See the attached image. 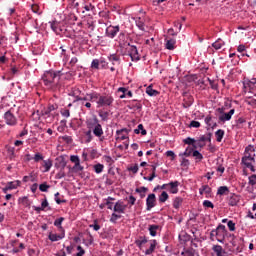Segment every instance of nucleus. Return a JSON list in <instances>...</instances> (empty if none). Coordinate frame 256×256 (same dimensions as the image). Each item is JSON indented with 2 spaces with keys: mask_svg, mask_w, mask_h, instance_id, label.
Listing matches in <instances>:
<instances>
[{
  "mask_svg": "<svg viewBox=\"0 0 256 256\" xmlns=\"http://www.w3.org/2000/svg\"><path fill=\"white\" fill-rule=\"evenodd\" d=\"M42 81L46 89L57 91V89L61 87V84L59 83V81H61V74L60 72L46 71L42 76Z\"/></svg>",
  "mask_w": 256,
  "mask_h": 256,
  "instance_id": "obj_1",
  "label": "nucleus"
},
{
  "mask_svg": "<svg viewBox=\"0 0 256 256\" xmlns=\"http://www.w3.org/2000/svg\"><path fill=\"white\" fill-rule=\"evenodd\" d=\"M88 97L92 103H96L98 109L101 107H111L113 105V101H115L113 96L109 94L101 95L97 92L88 94Z\"/></svg>",
  "mask_w": 256,
  "mask_h": 256,
  "instance_id": "obj_2",
  "label": "nucleus"
},
{
  "mask_svg": "<svg viewBox=\"0 0 256 256\" xmlns=\"http://www.w3.org/2000/svg\"><path fill=\"white\" fill-rule=\"evenodd\" d=\"M113 211H114V213H112V215L110 217V222L117 223L118 219H121V215H123L125 213V211H127V204H125V202H123L121 200H118L114 204Z\"/></svg>",
  "mask_w": 256,
  "mask_h": 256,
  "instance_id": "obj_3",
  "label": "nucleus"
},
{
  "mask_svg": "<svg viewBox=\"0 0 256 256\" xmlns=\"http://www.w3.org/2000/svg\"><path fill=\"white\" fill-rule=\"evenodd\" d=\"M87 126L92 129L95 137H103V126H101L97 118L90 119L87 122Z\"/></svg>",
  "mask_w": 256,
  "mask_h": 256,
  "instance_id": "obj_4",
  "label": "nucleus"
},
{
  "mask_svg": "<svg viewBox=\"0 0 256 256\" xmlns=\"http://www.w3.org/2000/svg\"><path fill=\"white\" fill-rule=\"evenodd\" d=\"M227 235V229L225 225H219L217 229L212 230L210 233V237H216V240L219 243H223L225 241V236Z\"/></svg>",
  "mask_w": 256,
  "mask_h": 256,
  "instance_id": "obj_5",
  "label": "nucleus"
},
{
  "mask_svg": "<svg viewBox=\"0 0 256 256\" xmlns=\"http://www.w3.org/2000/svg\"><path fill=\"white\" fill-rule=\"evenodd\" d=\"M4 121L6 125H9L10 127H15V125H17V116H15V111L13 109L8 110L4 114Z\"/></svg>",
  "mask_w": 256,
  "mask_h": 256,
  "instance_id": "obj_6",
  "label": "nucleus"
},
{
  "mask_svg": "<svg viewBox=\"0 0 256 256\" xmlns=\"http://www.w3.org/2000/svg\"><path fill=\"white\" fill-rule=\"evenodd\" d=\"M242 163L247 169H250L252 173H255V166H253L255 164V158H249L247 156H244L242 157Z\"/></svg>",
  "mask_w": 256,
  "mask_h": 256,
  "instance_id": "obj_7",
  "label": "nucleus"
},
{
  "mask_svg": "<svg viewBox=\"0 0 256 256\" xmlns=\"http://www.w3.org/2000/svg\"><path fill=\"white\" fill-rule=\"evenodd\" d=\"M71 163H74L73 170L74 171H83V166H81V159H79V156L72 155L70 156Z\"/></svg>",
  "mask_w": 256,
  "mask_h": 256,
  "instance_id": "obj_8",
  "label": "nucleus"
},
{
  "mask_svg": "<svg viewBox=\"0 0 256 256\" xmlns=\"http://www.w3.org/2000/svg\"><path fill=\"white\" fill-rule=\"evenodd\" d=\"M119 32V26H108L106 28V36L110 39H115L117 33Z\"/></svg>",
  "mask_w": 256,
  "mask_h": 256,
  "instance_id": "obj_9",
  "label": "nucleus"
},
{
  "mask_svg": "<svg viewBox=\"0 0 256 256\" xmlns=\"http://www.w3.org/2000/svg\"><path fill=\"white\" fill-rule=\"evenodd\" d=\"M157 201V198L155 194H149L146 199V209L147 211H151L153 207H155V202Z\"/></svg>",
  "mask_w": 256,
  "mask_h": 256,
  "instance_id": "obj_10",
  "label": "nucleus"
},
{
  "mask_svg": "<svg viewBox=\"0 0 256 256\" xmlns=\"http://www.w3.org/2000/svg\"><path fill=\"white\" fill-rule=\"evenodd\" d=\"M51 29L54 33H57V35H61L62 33H65L67 29L63 26L61 27V24L59 22H51Z\"/></svg>",
  "mask_w": 256,
  "mask_h": 256,
  "instance_id": "obj_11",
  "label": "nucleus"
},
{
  "mask_svg": "<svg viewBox=\"0 0 256 256\" xmlns=\"http://www.w3.org/2000/svg\"><path fill=\"white\" fill-rule=\"evenodd\" d=\"M207 141L211 142V134L203 135L198 140H196V149L197 147H205Z\"/></svg>",
  "mask_w": 256,
  "mask_h": 256,
  "instance_id": "obj_12",
  "label": "nucleus"
},
{
  "mask_svg": "<svg viewBox=\"0 0 256 256\" xmlns=\"http://www.w3.org/2000/svg\"><path fill=\"white\" fill-rule=\"evenodd\" d=\"M127 128H123L116 131V141H125L129 139Z\"/></svg>",
  "mask_w": 256,
  "mask_h": 256,
  "instance_id": "obj_13",
  "label": "nucleus"
},
{
  "mask_svg": "<svg viewBox=\"0 0 256 256\" xmlns=\"http://www.w3.org/2000/svg\"><path fill=\"white\" fill-rule=\"evenodd\" d=\"M128 53L132 59V61H139L141 58L139 57V51L136 46H130Z\"/></svg>",
  "mask_w": 256,
  "mask_h": 256,
  "instance_id": "obj_14",
  "label": "nucleus"
},
{
  "mask_svg": "<svg viewBox=\"0 0 256 256\" xmlns=\"http://www.w3.org/2000/svg\"><path fill=\"white\" fill-rule=\"evenodd\" d=\"M239 201H241V196L237 195V194H231L228 198V204L231 207H235Z\"/></svg>",
  "mask_w": 256,
  "mask_h": 256,
  "instance_id": "obj_15",
  "label": "nucleus"
},
{
  "mask_svg": "<svg viewBox=\"0 0 256 256\" xmlns=\"http://www.w3.org/2000/svg\"><path fill=\"white\" fill-rule=\"evenodd\" d=\"M168 191L173 195L179 193V181L168 183Z\"/></svg>",
  "mask_w": 256,
  "mask_h": 256,
  "instance_id": "obj_16",
  "label": "nucleus"
},
{
  "mask_svg": "<svg viewBox=\"0 0 256 256\" xmlns=\"http://www.w3.org/2000/svg\"><path fill=\"white\" fill-rule=\"evenodd\" d=\"M244 157H248L250 159H255V147L252 145L247 146L245 148Z\"/></svg>",
  "mask_w": 256,
  "mask_h": 256,
  "instance_id": "obj_17",
  "label": "nucleus"
},
{
  "mask_svg": "<svg viewBox=\"0 0 256 256\" xmlns=\"http://www.w3.org/2000/svg\"><path fill=\"white\" fill-rule=\"evenodd\" d=\"M183 108L184 109H189L193 105V96L191 95H184V100H183Z\"/></svg>",
  "mask_w": 256,
  "mask_h": 256,
  "instance_id": "obj_18",
  "label": "nucleus"
},
{
  "mask_svg": "<svg viewBox=\"0 0 256 256\" xmlns=\"http://www.w3.org/2000/svg\"><path fill=\"white\" fill-rule=\"evenodd\" d=\"M64 238H65V231L61 232L60 234L50 233L48 236V239L52 242L61 241V239H64Z\"/></svg>",
  "mask_w": 256,
  "mask_h": 256,
  "instance_id": "obj_19",
  "label": "nucleus"
},
{
  "mask_svg": "<svg viewBox=\"0 0 256 256\" xmlns=\"http://www.w3.org/2000/svg\"><path fill=\"white\" fill-rule=\"evenodd\" d=\"M233 115H235V109H231L228 113L222 114L219 117V119H220V121L225 123V121H231V117H233Z\"/></svg>",
  "mask_w": 256,
  "mask_h": 256,
  "instance_id": "obj_20",
  "label": "nucleus"
},
{
  "mask_svg": "<svg viewBox=\"0 0 256 256\" xmlns=\"http://www.w3.org/2000/svg\"><path fill=\"white\" fill-rule=\"evenodd\" d=\"M42 167L44 168L43 173H49V171H51V168L53 167V160H43Z\"/></svg>",
  "mask_w": 256,
  "mask_h": 256,
  "instance_id": "obj_21",
  "label": "nucleus"
},
{
  "mask_svg": "<svg viewBox=\"0 0 256 256\" xmlns=\"http://www.w3.org/2000/svg\"><path fill=\"white\" fill-rule=\"evenodd\" d=\"M19 187V181L16 182H8L6 187L3 188L4 193L11 191L12 189H17Z\"/></svg>",
  "mask_w": 256,
  "mask_h": 256,
  "instance_id": "obj_22",
  "label": "nucleus"
},
{
  "mask_svg": "<svg viewBox=\"0 0 256 256\" xmlns=\"http://www.w3.org/2000/svg\"><path fill=\"white\" fill-rule=\"evenodd\" d=\"M212 250L216 253V256H225V250H223L221 245H214Z\"/></svg>",
  "mask_w": 256,
  "mask_h": 256,
  "instance_id": "obj_23",
  "label": "nucleus"
},
{
  "mask_svg": "<svg viewBox=\"0 0 256 256\" xmlns=\"http://www.w3.org/2000/svg\"><path fill=\"white\" fill-rule=\"evenodd\" d=\"M104 201H105V205H106L107 209H110V211H113V209L115 207V204L113 203V201H115V198L109 196Z\"/></svg>",
  "mask_w": 256,
  "mask_h": 256,
  "instance_id": "obj_24",
  "label": "nucleus"
},
{
  "mask_svg": "<svg viewBox=\"0 0 256 256\" xmlns=\"http://www.w3.org/2000/svg\"><path fill=\"white\" fill-rule=\"evenodd\" d=\"M145 243H147V237L145 236H140L138 239L135 240V245H137L139 249H141L143 245H145Z\"/></svg>",
  "mask_w": 256,
  "mask_h": 256,
  "instance_id": "obj_25",
  "label": "nucleus"
},
{
  "mask_svg": "<svg viewBox=\"0 0 256 256\" xmlns=\"http://www.w3.org/2000/svg\"><path fill=\"white\" fill-rule=\"evenodd\" d=\"M135 23L141 31H145V20L141 17L135 18Z\"/></svg>",
  "mask_w": 256,
  "mask_h": 256,
  "instance_id": "obj_26",
  "label": "nucleus"
},
{
  "mask_svg": "<svg viewBox=\"0 0 256 256\" xmlns=\"http://www.w3.org/2000/svg\"><path fill=\"white\" fill-rule=\"evenodd\" d=\"M175 43H177L175 39L166 40V49H168L169 51H173V49H175Z\"/></svg>",
  "mask_w": 256,
  "mask_h": 256,
  "instance_id": "obj_27",
  "label": "nucleus"
},
{
  "mask_svg": "<svg viewBox=\"0 0 256 256\" xmlns=\"http://www.w3.org/2000/svg\"><path fill=\"white\" fill-rule=\"evenodd\" d=\"M215 137H216V141L218 143H221V141H223V137H225V130H221V129L217 130L215 132Z\"/></svg>",
  "mask_w": 256,
  "mask_h": 256,
  "instance_id": "obj_28",
  "label": "nucleus"
},
{
  "mask_svg": "<svg viewBox=\"0 0 256 256\" xmlns=\"http://www.w3.org/2000/svg\"><path fill=\"white\" fill-rule=\"evenodd\" d=\"M63 221H65V218H63V217H60V218H58V219H56V220L54 221L55 227H58V229H59L60 232L65 231V229H63V226H61L62 223H63Z\"/></svg>",
  "mask_w": 256,
  "mask_h": 256,
  "instance_id": "obj_29",
  "label": "nucleus"
},
{
  "mask_svg": "<svg viewBox=\"0 0 256 256\" xmlns=\"http://www.w3.org/2000/svg\"><path fill=\"white\" fill-rule=\"evenodd\" d=\"M146 93L147 95H149L150 97H157V95H159V91L154 90L153 87L148 86L146 88Z\"/></svg>",
  "mask_w": 256,
  "mask_h": 256,
  "instance_id": "obj_30",
  "label": "nucleus"
},
{
  "mask_svg": "<svg viewBox=\"0 0 256 256\" xmlns=\"http://www.w3.org/2000/svg\"><path fill=\"white\" fill-rule=\"evenodd\" d=\"M159 229V225H150L148 228V231L151 235V237L157 236V230Z\"/></svg>",
  "mask_w": 256,
  "mask_h": 256,
  "instance_id": "obj_31",
  "label": "nucleus"
},
{
  "mask_svg": "<svg viewBox=\"0 0 256 256\" xmlns=\"http://www.w3.org/2000/svg\"><path fill=\"white\" fill-rule=\"evenodd\" d=\"M57 109H59V105L57 104H52L50 106H48V108L45 110V115H51V113H53V111H57Z\"/></svg>",
  "mask_w": 256,
  "mask_h": 256,
  "instance_id": "obj_32",
  "label": "nucleus"
},
{
  "mask_svg": "<svg viewBox=\"0 0 256 256\" xmlns=\"http://www.w3.org/2000/svg\"><path fill=\"white\" fill-rule=\"evenodd\" d=\"M243 87L244 93H253V91H255L256 89V85L251 83H249L248 85H243Z\"/></svg>",
  "mask_w": 256,
  "mask_h": 256,
  "instance_id": "obj_33",
  "label": "nucleus"
},
{
  "mask_svg": "<svg viewBox=\"0 0 256 256\" xmlns=\"http://www.w3.org/2000/svg\"><path fill=\"white\" fill-rule=\"evenodd\" d=\"M217 195H229V187L220 186L218 188Z\"/></svg>",
  "mask_w": 256,
  "mask_h": 256,
  "instance_id": "obj_34",
  "label": "nucleus"
},
{
  "mask_svg": "<svg viewBox=\"0 0 256 256\" xmlns=\"http://www.w3.org/2000/svg\"><path fill=\"white\" fill-rule=\"evenodd\" d=\"M183 205V198L176 197L173 201V207L174 209H179Z\"/></svg>",
  "mask_w": 256,
  "mask_h": 256,
  "instance_id": "obj_35",
  "label": "nucleus"
},
{
  "mask_svg": "<svg viewBox=\"0 0 256 256\" xmlns=\"http://www.w3.org/2000/svg\"><path fill=\"white\" fill-rule=\"evenodd\" d=\"M199 193L200 195H203L204 193H206V195H209V193H211V187H209V185H203L199 189Z\"/></svg>",
  "mask_w": 256,
  "mask_h": 256,
  "instance_id": "obj_36",
  "label": "nucleus"
},
{
  "mask_svg": "<svg viewBox=\"0 0 256 256\" xmlns=\"http://www.w3.org/2000/svg\"><path fill=\"white\" fill-rule=\"evenodd\" d=\"M156 245H157V242H156L155 240H153V241L151 242V244H150L149 249H147V250L145 251V255H151V254L153 253V251H155Z\"/></svg>",
  "mask_w": 256,
  "mask_h": 256,
  "instance_id": "obj_37",
  "label": "nucleus"
},
{
  "mask_svg": "<svg viewBox=\"0 0 256 256\" xmlns=\"http://www.w3.org/2000/svg\"><path fill=\"white\" fill-rule=\"evenodd\" d=\"M134 133H136V135H139L140 133L141 135H147V130L143 128V124H139L138 128L134 130Z\"/></svg>",
  "mask_w": 256,
  "mask_h": 256,
  "instance_id": "obj_38",
  "label": "nucleus"
},
{
  "mask_svg": "<svg viewBox=\"0 0 256 256\" xmlns=\"http://www.w3.org/2000/svg\"><path fill=\"white\" fill-rule=\"evenodd\" d=\"M223 45H225V42H223L221 39H218L212 44V47H214L216 50H219L223 47Z\"/></svg>",
  "mask_w": 256,
  "mask_h": 256,
  "instance_id": "obj_39",
  "label": "nucleus"
},
{
  "mask_svg": "<svg viewBox=\"0 0 256 256\" xmlns=\"http://www.w3.org/2000/svg\"><path fill=\"white\" fill-rule=\"evenodd\" d=\"M109 61H111V63L113 64V65H120V60H119V56H117V55H115V54H112V55H110V57H109Z\"/></svg>",
  "mask_w": 256,
  "mask_h": 256,
  "instance_id": "obj_40",
  "label": "nucleus"
},
{
  "mask_svg": "<svg viewBox=\"0 0 256 256\" xmlns=\"http://www.w3.org/2000/svg\"><path fill=\"white\" fill-rule=\"evenodd\" d=\"M192 157H195L196 161H203V154L197 150L192 151Z\"/></svg>",
  "mask_w": 256,
  "mask_h": 256,
  "instance_id": "obj_41",
  "label": "nucleus"
},
{
  "mask_svg": "<svg viewBox=\"0 0 256 256\" xmlns=\"http://www.w3.org/2000/svg\"><path fill=\"white\" fill-rule=\"evenodd\" d=\"M167 199H169V194H167L166 191H163L160 196H159V202L160 203H165V201H167Z\"/></svg>",
  "mask_w": 256,
  "mask_h": 256,
  "instance_id": "obj_42",
  "label": "nucleus"
},
{
  "mask_svg": "<svg viewBox=\"0 0 256 256\" xmlns=\"http://www.w3.org/2000/svg\"><path fill=\"white\" fill-rule=\"evenodd\" d=\"M20 203L23 207H28V209L31 207V201H29V198L27 197L22 198Z\"/></svg>",
  "mask_w": 256,
  "mask_h": 256,
  "instance_id": "obj_43",
  "label": "nucleus"
},
{
  "mask_svg": "<svg viewBox=\"0 0 256 256\" xmlns=\"http://www.w3.org/2000/svg\"><path fill=\"white\" fill-rule=\"evenodd\" d=\"M246 123L245 118H238L236 120L237 129H243V124Z\"/></svg>",
  "mask_w": 256,
  "mask_h": 256,
  "instance_id": "obj_44",
  "label": "nucleus"
},
{
  "mask_svg": "<svg viewBox=\"0 0 256 256\" xmlns=\"http://www.w3.org/2000/svg\"><path fill=\"white\" fill-rule=\"evenodd\" d=\"M35 163H39L40 161H43L44 157L41 153H36L34 157L32 158Z\"/></svg>",
  "mask_w": 256,
  "mask_h": 256,
  "instance_id": "obj_45",
  "label": "nucleus"
},
{
  "mask_svg": "<svg viewBox=\"0 0 256 256\" xmlns=\"http://www.w3.org/2000/svg\"><path fill=\"white\" fill-rule=\"evenodd\" d=\"M246 103L248 105H251L252 107H256V98L248 96V98L246 99Z\"/></svg>",
  "mask_w": 256,
  "mask_h": 256,
  "instance_id": "obj_46",
  "label": "nucleus"
},
{
  "mask_svg": "<svg viewBox=\"0 0 256 256\" xmlns=\"http://www.w3.org/2000/svg\"><path fill=\"white\" fill-rule=\"evenodd\" d=\"M105 168V166H103V164H96L94 165V171L95 173H103V169Z\"/></svg>",
  "mask_w": 256,
  "mask_h": 256,
  "instance_id": "obj_47",
  "label": "nucleus"
},
{
  "mask_svg": "<svg viewBox=\"0 0 256 256\" xmlns=\"http://www.w3.org/2000/svg\"><path fill=\"white\" fill-rule=\"evenodd\" d=\"M50 187L51 186L47 185V183H43V184H40L39 190L42 191V193H47Z\"/></svg>",
  "mask_w": 256,
  "mask_h": 256,
  "instance_id": "obj_48",
  "label": "nucleus"
},
{
  "mask_svg": "<svg viewBox=\"0 0 256 256\" xmlns=\"http://www.w3.org/2000/svg\"><path fill=\"white\" fill-rule=\"evenodd\" d=\"M184 143L186 144V145H194V147L196 148V140L195 139H193V138H186L185 140H184Z\"/></svg>",
  "mask_w": 256,
  "mask_h": 256,
  "instance_id": "obj_49",
  "label": "nucleus"
},
{
  "mask_svg": "<svg viewBox=\"0 0 256 256\" xmlns=\"http://www.w3.org/2000/svg\"><path fill=\"white\" fill-rule=\"evenodd\" d=\"M249 83H250V85H255L256 86V78H252L251 80L244 79L243 85H248L249 86Z\"/></svg>",
  "mask_w": 256,
  "mask_h": 256,
  "instance_id": "obj_50",
  "label": "nucleus"
},
{
  "mask_svg": "<svg viewBox=\"0 0 256 256\" xmlns=\"http://www.w3.org/2000/svg\"><path fill=\"white\" fill-rule=\"evenodd\" d=\"M249 185H251L253 187V185H256V174H253L251 176H249Z\"/></svg>",
  "mask_w": 256,
  "mask_h": 256,
  "instance_id": "obj_51",
  "label": "nucleus"
},
{
  "mask_svg": "<svg viewBox=\"0 0 256 256\" xmlns=\"http://www.w3.org/2000/svg\"><path fill=\"white\" fill-rule=\"evenodd\" d=\"M61 115L62 117H65L66 119H68V117H71V112H69V109H62Z\"/></svg>",
  "mask_w": 256,
  "mask_h": 256,
  "instance_id": "obj_52",
  "label": "nucleus"
},
{
  "mask_svg": "<svg viewBox=\"0 0 256 256\" xmlns=\"http://www.w3.org/2000/svg\"><path fill=\"white\" fill-rule=\"evenodd\" d=\"M149 191V189L147 188V187H145V186H142V187H140V188H136V190H135V192L136 193H139V195L141 194V193H147Z\"/></svg>",
  "mask_w": 256,
  "mask_h": 256,
  "instance_id": "obj_53",
  "label": "nucleus"
},
{
  "mask_svg": "<svg viewBox=\"0 0 256 256\" xmlns=\"http://www.w3.org/2000/svg\"><path fill=\"white\" fill-rule=\"evenodd\" d=\"M100 61L99 59H94L91 63L92 69H99Z\"/></svg>",
  "mask_w": 256,
  "mask_h": 256,
  "instance_id": "obj_54",
  "label": "nucleus"
},
{
  "mask_svg": "<svg viewBox=\"0 0 256 256\" xmlns=\"http://www.w3.org/2000/svg\"><path fill=\"white\" fill-rule=\"evenodd\" d=\"M189 127H194L195 129H199L201 127V123L199 121H191Z\"/></svg>",
  "mask_w": 256,
  "mask_h": 256,
  "instance_id": "obj_55",
  "label": "nucleus"
},
{
  "mask_svg": "<svg viewBox=\"0 0 256 256\" xmlns=\"http://www.w3.org/2000/svg\"><path fill=\"white\" fill-rule=\"evenodd\" d=\"M213 118L211 117V116H207L206 118H205V123H206V125H208V127H213Z\"/></svg>",
  "mask_w": 256,
  "mask_h": 256,
  "instance_id": "obj_56",
  "label": "nucleus"
},
{
  "mask_svg": "<svg viewBox=\"0 0 256 256\" xmlns=\"http://www.w3.org/2000/svg\"><path fill=\"white\" fill-rule=\"evenodd\" d=\"M103 159L106 163H108V165H113L114 163L113 158L111 156H104Z\"/></svg>",
  "mask_w": 256,
  "mask_h": 256,
  "instance_id": "obj_57",
  "label": "nucleus"
},
{
  "mask_svg": "<svg viewBox=\"0 0 256 256\" xmlns=\"http://www.w3.org/2000/svg\"><path fill=\"white\" fill-rule=\"evenodd\" d=\"M77 251H78V253L76 254V256H83V255H85V249H83V247L77 246Z\"/></svg>",
  "mask_w": 256,
  "mask_h": 256,
  "instance_id": "obj_58",
  "label": "nucleus"
},
{
  "mask_svg": "<svg viewBox=\"0 0 256 256\" xmlns=\"http://www.w3.org/2000/svg\"><path fill=\"white\" fill-rule=\"evenodd\" d=\"M86 27L87 29H89V31L95 30V24L93 23V21L87 22Z\"/></svg>",
  "mask_w": 256,
  "mask_h": 256,
  "instance_id": "obj_59",
  "label": "nucleus"
},
{
  "mask_svg": "<svg viewBox=\"0 0 256 256\" xmlns=\"http://www.w3.org/2000/svg\"><path fill=\"white\" fill-rule=\"evenodd\" d=\"M228 229L229 231H235V223L233 222V220L228 221Z\"/></svg>",
  "mask_w": 256,
  "mask_h": 256,
  "instance_id": "obj_60",
  "label": "nucleus"
},
{
  "mask_svg": "<svg viewBox=\"0 0 256 256\" xmlns=\"http://www.w3.org/2000/svg\"><path fill=\"white\" fill-rule=\"evenodd\" d=\"M203 205H204V207H207V208H210V209H213V207H215V206L212 204V202L209 201V200H205V201L203 202Z\"/></svg>",
  "mask_w": 256,
  "mask_h": 256,
  "instance_id": "obj_61",
  "label": "nucleus"
},
{
  "mask_svg": "<svg viewBox=\"0 0 256 256\" xmlns=\"http://www.w3.org/2000/svg\"><path fill=\"white\" fill-rule=\"evenodd\" d=\"M90 227L94 229V231H99V229H101V226L97 224V220H95L94 224H91Z\"/></svg>",
  "mask_w": 256,
  "mask_h": 256,
  "instance_id": "obj_62",
  "label": "nucleus"
},
{
  "mask_svg": "<svg viewBox=\"0 0 256 256\" xmlns=\"http://www.w3.org/2000/svg\"><path fill=\"white\" fill-rule=\"evenodd\" d=\"M128 170H130L132 173H137V171H139V165L135 164L134 166L128 168Z\"/></svg>",
  "mask_w": 256,
  "mask_h": 256,
  "instance_id": "obj_63",
  "label": "nucleus"
},
{
  "mask_svg": "<svg viewBox=\"0 0 256 256\" xmlns=\"http://www.w3.org/2000/svg\"><path fill=\"white\" fill-rule=\"evenodd\" d=\"M182 256H195L193 254V252L189 251V250H186L184 252L181 253Z\"/></svg>",
  "mask_w": 256,
  "mask_h": 256,
  "instance_id": "obj_64",
  "label": "nucleus"
}]
</instances>
